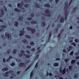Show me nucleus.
<instances>
[{"mask_svg": "<svg viewBox=\"0 0 79 79\" xmlns=\"http://www.w3.org/2000/svg\"><path fill=\"white\" fill-rule=\"evenodd\" d=\"M68 7V3L67 2L65 3V7L64 8V11H66Z\"/></svg>", "mask_w": 79, "mask_h": 79, "instance_id": "5", "label": "nucleus"}, {"mask_svg": "<svg viewBox=\"0 0 79 79\" xmlns=\"http://www.w3.org/2000/svg\"><path fill=\"white\" fill-rule=\"evenodd\" d=\"M2 31H4V28H2L0 29V32H2Z\"/></svg>", "mask_w": 79, "mask_h": 79, "instance_id": "41", "label": "nucleus"}, {"mask_svg": "<svg viewBox=\"0 0 79 79\" xmlns=\"http://www.w3.org/2000/svg\"><path fill=\"white\" fill-rule=\"evenodd\" d=\"M76 63V60H72L71 61V63L72 64H74Z\"/></svg>", "mask_w": 79, "mask_h": 79, "instance_id": "27", "label": "nucleus"}, {"mask_svg": "<svg viewBox=\"0 0 79 79\" xmlns=\"http://www.w3.org/2000/svg\"><path fill=\"white\" fill-rule=\"evenodd\" d=\"M31 24H37V21H31Z\"/></svg>", "mask_w": 79, "mask_h": 79, "instance_id": "21", "label": "nucleus"}, {"mask_svg": "<svg viewBox=\"0 0 79 79\" xmlns=\"http://www.w3.org/2000/svg\"><path fill=\"white\" fill-rule=\"evenodd\" d=\"M75 42L76 43H78L79 42V40L77 39H75Z\"/></svg>", "mask_w": 79, "mask_h": 79, "instance_id": "39", "label": "nucleus"}, {"mask_svg": "<svg viewBox=\"0 0 79 79\" xmlns=\"http://www.w3.org/2000/svg\"><path fill=\"white\" fill-rule=\"evenodd\" d=\"M33 75H34V73L33 71H31V74H30V77L31 78H32V76H33Z\"/></svg>", "mask_w": 79, "mask_h": 79, "instance_id": "28", "label": "nucleus"}, {"mask_svg": "<svg viewBox=\"0 0 79 79\" xmlns=\"http://www.w3.org/2000/svg\"><path fill=\"white\" fill-rule=\"evenodd\" d=\"M26 52L27 53H28V54H30V51H29V50H27L26 51Z\"/></svg>", "mask_w": 79, "mask_h": 79, "instance_id": "57", "label": "nucleus"}, {"mask_svg": "<svg viewBox=\"0 0 79 79\" xmlns=\"http://www.w3.org/2000/svg\"><path fill=\"white\" fill-rule=\"evenodd\" d=\"M26 47L27 48H29L30 49V48H31V46L29 45H27L26 46Z\"/></svg>", "mask_w": 79, "mask_h": 79, "instance_id": "34", "label": "nucleus"}, {"mask_svg": "<svg viewBox=\"0 0 79 79\" xmlns=\"http://www.w3.org/2000/svg\"><path fill=\"white\" fill-rule=\"evenodd\" d=\"M25 52L23 50H21L20 51V53H21V54H19V57H22V56L24 54V53H25Z\"/></svg>", "mask_w": 79, "mask_h": 79, "instance_id": "6", "label": "nucleus"}, {"mask_svg": "<svg viewBox=\"0 0 79 79\" xmlns=\"http://www.w3.org/2000/svg\"><path fill=\"white\" fill-rule=\"evenodd\" d=\"M1 37L2 39H4V38L5 37V36H4L3 35H1Z\"/></svg>", "mask_w": 79, "mask_h": 79, "instance_id": "55", "label": "nucleus"}, {"mask_svg": "<svg viewBox=\"0 0 79 79\" xmlns=\"http://www.w3.org/2000/svg\"><path fill=\"white\" fill-rule=\"evenodd\" d=\"M75 55H76V56H77L78 55H79V52H77L76 53H74Z\"/></svg>", "mask_w": 79, "mask_h": 79, "instance_id": "48", "label": "nucleus"}, {"mask_svg": "<svg viewBox=\"0 0 79 79\" xmlns=\"http://www.w3.org/2000/svg\"><path fill=\"white\" fill-rule=\"evenodd\" d=\"M2 60H3V62L4 63H6V60L5 59V58H3V59H2Z\"/></svg>", "mask_w": 79, "mask_h": 79, "instance_id": "40", "label": "nucleus"}, {"mask_svg": "<svg viewBox=\"0 0 79 79\" xmlns=\"http://www.w3.org/2000/svg\"><path fill=\"white\" fill-rule=\"evenodd\" d=\"M0 27H4V28H6V25H1L0 26Z\"/></svg>", "mask_w": 79, "mask_h": 79, "instance_id": "37", "label": "nucleus"}, {"mask_svg": "<svg viewBox=\"0 0 79 79\" xmlns=\"http://www.w3.org/2000/svg\"><path fill=\"white\" fill-rule=\"evenodd\" d=\"M52 32H49V34L48 38H50V37H51V36H52Z\"/></svg>", "mask_w": 79, "mask_h": 79, "instance_id": "35", "label": "nucleus"}, {"mask_svg": "<svg viewBox=\"0 0 79 79\" xmlns=\"http://www.w3.org/2000/svg\"><path fill=\"white\" fill-rule=\"evenodd\" d=\"M72 1H73V0H70V2H69V6H70V5H71V4L72 3Z\"/></svg>", "mask_w": 79, "mask_h": 79, "instance_id": "50", "label": "nucleus"}, {"mask_svg": "<svg viewBox=\"0 0 79 79\" xmlns=\"http://www.w3.org/2000/svg\"><path fill=\"white\" fill-rule=\"evenodd\" d=\"M24 65V63L21 62L20 63V64L19 65V66H20L21 67H22V66H23Z\"/></svg>", "mask_w": 79, "mask_h": 79, "instance_id": "26", "label": "nucleus"}, {"mask_svg": "<svg viewBox=\"0 0 79 79\" xmlns=\"http://www.w3.org/2000/svg\"><path fill=\"white\" fill-rule=\"evenodd\" d=\"M4 75L5 77H8V76H9V75L7 73V72H5L4 74Z\"/></svg>", "mask_w": 79, "mask_h": 79, "instance_id": "22", "label": "nucleus"}, {"mask_svg": "<svg viewBox=\"0 0 79 79\" xmlns=\"http://www.w3.org/2000/svg\"><path fill=\"white\" fill-rule=\"evenodd\" d=\"M8 6H9V7H10L11 8V6H12V5H11V4H9L8 5Z\"/></svg>", "mask_w": 79, "mask_h": 79, "instance_id": "62", "label": "nucleus"}, {"mask_svg": "<svg viewBox=\"0 0 79 79\" xmlns=\"http://www.w3.org/2000/svg\"><path fill=\"white\" fill-rule=\"evenodd\" d=\"M66 73V69L64 68L63 70L62 71V74H64Z\"/></svg>", "mask_w": 79, "mask_h": 79, "instance_id": "18", "label": "nucleus"}, {"mask_svg": "<svg viewBox=\"0 0 79 79\" xmlns=\"http://www.w3.org/2000/svg\"><path fill=\"white\" fill-rule=\"evenodd\" d=\"M44 6L47 8H50V5L49 3H47L44 5Z\"/></svg>", "mask_w": 79, "mask_h": 79, "instance_id": "8", "label": "nucleus"}, {"mask_svg": "<svg viewBox=\"0 0 79 79\" xmlns=\"http://www.w3.org/2000/svg\"><path fill=\"white\" fill-rule=\"evenodd\" d=\"M64 21V18L63 17L61 18L60 20V23H63Z\"/></svg>", "mask_w": 79, "mask_h": 79, "instance_id": "19", "label": "nucleus"}, {"mask_svg": "<svg viewBox=\"0 0 79 79\" xmlns=\"http://www.w3.org/2000/svg\"><path fill=\"white\" fill-rule=\"evenodd\" d=\"M64 32V29H62L60 31V34H62L63 32Z\"/></svg>", "mask_w": 79, "mask_h": 79, "instance_id": "45", "label": "nucleus"}, {"mask_svg": "<svg viewBox=\"0 0 79 79\" xmlns=\"http://www.w3.org/2000/svg\"><path fill=\"white\" fill-rule=\"evenodd\" d=\"M11 66H15V64L13 62H12V63L11 64Z\"/></svg>", "mask_w": 79, "mask_h": 79, "instance_id": "49", "label": "nucleus"}, {"mask_svg": "<svg viewBox=\"0 0 79 79\" xmlns=\"http://www.w3.org/2000/svg\"><path fill=\"white\" fill-rule=\"evenodd\" d=\"M5 36L6 37L8 38L9 39H11V35L9 34L8 32H6Z\"/></svg>", "mask_w": 79, "mask_h": 79, "instance_id": "3", "label": "nucleus"}, {"mask_svg": "<svg viewBox=\"0 0 79 79\" xmlns=\"http://www.w3.org/2000/svg\"><path fill=\"white\" fill-rule=\"evenodd\" d=\"M72 67L71 66H69V69L70 71H71L72 69Z\"/></svg>", "mask_w": 79, "mask_h": 79, "instance_id": "43", "label": "nucleus"}, {"mask_svg": "<svg viewBox=\"0 0 79 79\" xmlns=\"http://www.w3.org/2000/svg\"><path fill=\"white\" fill-rule=\"evenodd\" d=\"M17 52V49H14L13 50V53L14 54H16Z\"/></svg>", "mask_w": 79, "mask_h": 79, "instance_id": "20", "label": "nucleus"}, {"mask_svg": "<svg viewBox=\"0 0 79 79\" xmlns=\"http://www.w3.org/2000/svg\"><path fill=\"white\" fill-rule=\"evenodd\" d=\"M79 58V56H77L75 57V59H76V60H77V59H78Z\"/></svg>", "mask_w": 79, "mask_h": 79, "instance_id": "60", "label": "nucleus"}, {"mask_svg": "<svg viewBox=\"0 0 79 79\" xmlns=\"http://www.w3.org/2000/svg\"><path fill=\"white\" fill-rule=\"evenodd\" d=\"M31 17H34V14H31Z\"/></svg>", "mask_w": 79, "mask_h": 79, "instance_id": "58", "label": "nucleus"}, {"mask_svg": "<svg viewBox=\"0 0 79 79\" xmlns=\"http://www.w3.org/2000/svg\"><path fill=\"white\" fill-rule=\"evenodd\" d=\"M25 33V31L23 30H21L20 31V33L19 35L20 36H21V35H24V33Z\"/></svg>", "mask_w": 79, "mask_h": 79, "instance_id": "9", "label": "nucleus"}, {"mask_svg": "<svg viewBox=\"0 0 79 79\" xmlns=\"http://www.w3.org/2000/svg\"><path fill=\"white\" fill-rule=\"evenodd\" d=\"M73 54L74 52L73 51H71L70 53V55H73Z\"/></svg>", "mask_w": 79, "mask_h": 79, "instance_id": "44", "label": "nucleus"}, {"mask_svg": "<svg viewBox=\"0 0 79 79\" xmlns=\"http://www.w3.org/2000/svg\"><path fill=\"white\" fill-rule=\"evenodd\" d=\"M27 20H28V21H31L32 19L31 17H28L27 18Z\"/></svg>", "mask_w": 79, "mask_h": 79, "instance_id": "36", "label": "nucleus"}, {"mask_svg": "<svg viewBox=\"0 0 79 79\" xmlns=\"http://www.w3.org/2000/svg\"><path fill=\"white\" fill-rule=\"evenodd\" d=\"M14 10L15 11H16V12H20L21 11L20 9H19L17 8H15Z\"/></svg>", "mask_w": 79, "mask_h": 79, "instance_id": "10", "label": "nucleus"}, {"mask_svg": "<svg viewBox=\"0 0 79 79\" xmlns=\"http://www.w3.org/2000/svg\"><path fill=\"white\" fill-rule=\"evenodd\" d=\"M22 42L23 43H27V40L26 39H24L23 40Z\"/></svg>", "mask_w": 79, "mask_h": 79, "instance_id": "23", "label": "nucleus"}, {"mask_svg": "<svg viewBox=\"0 0 79 79\" xmlns=\"http://www.w3.org/2000/svg\"><path fill=\"white\" fill-rule=\"evenodd\" d=\"M44 12L46 14H47V16L50 17L51 16V15L50 14V10L49 9H46L44 11Z\"/></svg>", "mask_w": 79, "mask_h": 79, "instance_id": "2", "label": "nucleus"}, {"mask_svg": "<svg viewBox=\"0 0 79 79\" xmlns=\"http://www.w3.org/2000/svg\"><path fill=\"white\" fill-rule=\"evenodd\" d=\"M76 10H77V7H76L73 8V10L72 11V12L73 13H74L76 11Z\"/></svg>", "mask_w": 79, "mask_h": 79, "instance_id": "24", "label": "nucleus"}, {"mask_svg": "<svg viewBox=\"0 0 79 79\" xmlns=\"http://www.w3.org/2000/svg\"><path fill=\"white\" fill-rule=\"evenodd\" d=\"M30 45L31 46H34L35 45V43L33 42H31L30 43Z\"/></svg>", "mask_w": 79, "mask_h": 79, "instance_id": "30", "label": "nucleus"}, {"mask_svg": "<svg viewBox=\"0 0 79 79\" xmlns=\"http://www.w3.org/2000/svg\"><path fill=\"white\" fill-rule=\"evenodd\" d=\"M31 50L32 52H34L35 50V48H32L31 49Z\"/></svg>", "mask_w": 79, "mask_h": 79, "instance_id": "46", "label": "nucleus"}, {"mask_svg": "<svg viewBox=\"0 0 79 79\" xmlns=\"http://www.w3.org/2000/svg\"><path fill=\"white\" fill-rule=\"evenodd\" d=\"M10 50H8L6 52H7V54H10Z\"/></svg>", "mask_w": 79, "mask_h": 79, "instance_id": "61", "label": "nucleus"}, {"mask_svg": "<svg viewBox=\"0 0 79 79\" xmlns=\"http://www.w3.org/2000/svg\"><path fill=\"white\" fill-rule=\"evenodd\" d=\"M71 45H73L74 47H76V44L75 43H71Z\"/></svg>", "mask_w": 79, "mask_h": 79, "instance_id": "38", "label": "nucleus"}, {"mask_svg": "<svg viewBox=\"0 0 79 79\" xmlns=\"http://www.w3.org/2000/svg\"><path fill=\"white\" fill-rule=\"evenodd\" d=\"M59 1H60V0H55V2H56V3H58Z\"/></svg>", "mask_w": 79, "mask_h": 79, "instance_id": "54", "label": "nucleus"}, {"mask_svg": "<svg viewBox=\"0 0 79 79\" xmlns=\"http://www.w3.org/2000/svg\"><path fill=\"white\" fill-rule=\"evenodd\" d=\"M1 14L2 15H4V11L3 10V9L1 10Z\"/></svg>", "mask_w": 79, "mask_h": 79, "instance_id": "31", "label": "nucleus"}, {"mask_svg": "<svg viewBox=\"0 0 79 79\" xmlns=\"http://www.w3.org/2000/svg\"><path fill=\"white\" fill-rule=\"evenodd\" d=\"M32 66V64H31L28 67L29 68H31V67Z\"/></svg>", "mask_w": 79, "mask_h": 79, "instance_id": "63", "label": "nucleus"}, {"mask_svg": "<svg viewBox=\"0 0 79 79\" xmlns=\"http://www.w3.org/2000/svg\"><path fill=\"white\" fill-rule=\"evenodd\" d=\"M27 29L28 30V31H30L31 30V32L32 34H34L35 32V29H32V28L30 27H26Z\"/></svg>", "mask_w": 79, "mask_h": 79, "instance_id": "1", "label": "nucleus"}, {"mask_svg": "<svg viewBox=\"0 0 79 79\" xmlns=\"http://www.w3.org/2000/svg\"><path fill=\"white\" fill-rule=\"evenodd\" d=\"M46 25V23L45 22H43L41 23V26L42 27L45 26Z\"/></svg>", "mask_w": 79, "mask_h": 79, "instance_id": "15", "label": "nucleus"}, {"mask_svg": "<svg viewBox=\"0 0 79 79\" xmlns=\"http://www.w3.org/2000/svg\"><path fill=\"white\" fill-rule=\"evenodd\" d=\"M24 6L25 8H29L30 6V4H26L24 5Z\"/></svg>", "mask_w": 79, "mask_h": 79, "instance_id": "13", "label": "nucleus"}, {"mask_svg": "<svg viewBox=\"0 0 79 79\" xmlns=\"http://www.w3.org/2000/svg\"><path fill=\"white\" fill-rule=\"evenodd\" d=\"M61 33H59L58 35V38H60V36H61Z\"/></svg>", "mask_w": 79, "mask_h": 79, "instance_id": "51", "label": "nucleus"}, {"mask_svg": "<svg viewBox=\"0 0 79 79\" xmlns=\"http://www.w3.org/2000/svg\"><path fill=\"white\" fill-rule=\"evenodd\" d=\"M22 2V4H21L20 3H19L17 4V7L18 8H21V9H22V7H23V5H23L24 4V3H23V1H22L21 2Z\"/></svg>", "mask_w": 79, "mask_h": 79, "instance_id": "4", "label": "nucleus"}, {"mask_svg": "<svg viewBox=\"0 0 79 79\" xmlns=\"http://www.w3.org/2000/svg\"><path fill=\"white\" fill-rule=\"evenodd\" d=\"M69 60V59H65V61L66 63H67V62Z\"/></svg>", "mask_w": 79, "mask_h": 79, "instance_id": "64", "label": "nucleus"}, {"mask_svg": "<svg viewBox=\"0 0 79 79\" xmlns=\"http://www.w3.org/2000/svg\"><path fill=\"white\" fill-rule=\"evenodd\" d=\"M73 46H70L69 47V50H68V51H69V50H71L72 49H73Z\"/></svg>", "mask_w": 79, "mask_h": 79, "instance_id": "29", "label": "nucleus"}, {"mask_svg": "<svg viewBox=\"0 0 79 79\" xmlns=\"http://www.w3.org/2000/svg\"><path fill=\"white\" fill-rule=\"evenodd\" d=\"M16 61L17 62H21V59H16Z\"/></svg>", "mask_w": 79, "mask_h": 79, "instance_id": "42", "label": "nucleus"}, {"mask_svg": "<svg viewBox=\"0 0 79 79\" xmlns=\"http://www.w3.org/2000/svg\"><path fill=\"white\" fill-rule=\"evenodd\" d=\"M25 37L27 39H31V37L29 35H25Z\"/></svg>", "mask_w": 79, "mask_h": 79, "instance_id": "17", "label": "nucleus"}, {"mask_svg": "<svg viewBox=\"0 0 79 79\" xmlns=\"http://www.w3.org/2000/svg\"><path fill=\"white\" fill-rule=\"evenodd\" d=\"M74 78H77V74H75L74 75Z\"/></svg>", "mask_w": 79, "mask_h": 79, "instance_id": "53", "label": "nucleus"}, {"mask_svg": "<svg viewBox=\"0 0 79 79\" xmlns=\"http://www.w3.org/2000/svg\"><path fill=\"white\" fill-rule=\"evenodd\" d=\"M9 59H12V58H13V57L11 56H10L9 57Z\"/></svg>", "mask_w": 79, "mask_h": 79, "instance_id": "59", "label": "nucleus"}, {"mask_svg": "<svg viewBox=\"0 0 79 79\" xmlns=\"http://www.w3.org/2000/svg\"><path fill=\"white\" fill-rule=\"evenodd\" d=\"M7 72V73L8 74H10V73H11V72H12V71L10 70L9 71H8L7 72Z\"/></svg>", "mask_w": 79, "mask_h": 79, "instance_id": "56", "label": "nucleus"}, {"mask_svg": "<svg viewBox=\"0 0 79 79\" xmlns=\"http://www.w3.org/2000/svg\"><path fill=\"white\" fill-rule=\"evenodd\" d=\"M38 63H37L36 64V65H35V68H37V67H38Z\"/></svg>", "mask_w": 79, "mask_h": 79, "instance_id": "52", "label": "nucleus"}, {"mask_svg": "<svg viewBox=\"0 0 79 79\" xmlns=\"http://www.w3.org/2000/svg\"><path fill=\"white\" fill-rule=\"evenodd\" d=\"M35 5H36V7L37 8H40V5H39V4H37V3H35Z\"/></svg>", "mask_w": 79, "mask_h": 79, "instance_id": "32", "label": "nucleus"}, {"mask_svg": "<svg viewBox=\"0 0 79 79\" xmlns=\"http://www.w3.org/2000/svg\"><path fill=\"white\" fill-rule=\"evenodd\" d=\"M67 15H68V11H66L64 12L65 20H66L67 19Z\"/></svg>", "mask_w": 79, "mask_h": 79, "instance_id": "7", "label": "nucleus"}, {"mask_svg": "<svg viewBox=\"0 0 79 79\" xmlns=\"http://www.w3.org/2000/svg\"><path fill=\"white\" fill-rule=\"evenodd\" d=\"M59 64L58 63H54L53 64V66L55 67H57V66H58Z\"/></svg>", "mask_w": 79, "mask_h": 79, "instance_id": "25", "label": "nucleus"}, {"mask_svg": "<svg viewBox=\"0 0 79 79\" xmlns=\"http://www.w3.org/2000/svg\"><path fill=\"white\" fill-rule=\"evenodd\" d=\"M39 55L37 54L35 56V60H37L38 58H39Z\"/></svg>", "mask_w": 79, "mask_h": 79, "instance_id": "33", "label": "nucleus"}, {"mask_svg": "<svg viewBox=\"0 0 79 79\" xmlns=\"http://www.w3.org/2000/svg\"><path fill=\"white\" fill-rule=\"evenodd\" d=\"M55 30H56L55 32L56 33H57L58 31V28H56L55 29Z\"/></svg>", "mask_w": 79, "mask_h": 79, "instance_id": "47", "label": "nucleus"}, {"mask_svg": "<svg viewBox=\"0 0 79 79\" xmlns=\"http://www.w3.org/2000/svg\"><path fill=\"white\" fill-rule=\"evenodd\" d=\"M24 18V17L23 16H20L18 19L20 21H23V19Z\"/></svg>", "mask_w": 79, "mask_h": 79, "instance_id": "14", "label": "nucleus"}, {"mask_svg": "<svg viewBox=\"0 0 79 79\" xmlns=\"http://www.w3.org/2000/svg\"><path fill=\"white\" fill-rule=\"evenodd\" d=\"M18 21H15L14 23V26H15V27H17V26H18Z\"/></svg>", "mask_w": 79, "mask_h": 79, "instance_id": "12", "label": "nucleus"}, {"mask_svg": "<svg viewBox=\"0 0 79 79\" xmlns=\"http://www.w3.org/2000/svg\"><path fill=\"white\" fill-rule=\"evenodd\" d=\"M2 71H6L8 70V68L7 67L4 68L2 69Z\"/></svg>", "mask_w": 79, "mask_h": 79, "instance_id": "11", "label": "nucleus"}, {"mask_svg": "<svg viewBox=\"0 0 79 79\" xmlns=\"http://www.w3.org/2000/svg\"><path fill=\"white\" fill-rule=\"evenodd\" d=\"M24 56L27 58H29L30 56V55L27 54H24Z\"/></svg>", "mask_w": 79, "mask_h": 79, "instance_id": "16", "label": "nucleus"}]
</instances>
